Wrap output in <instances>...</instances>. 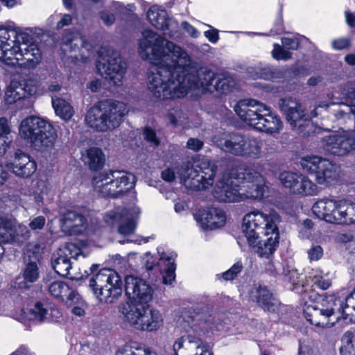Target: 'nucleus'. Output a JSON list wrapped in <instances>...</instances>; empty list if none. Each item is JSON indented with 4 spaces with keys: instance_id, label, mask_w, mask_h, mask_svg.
Wrapping results in <instances>:
<instances>
[{
    "instance_id": "f257e3e1",
    "label": "nucleus",
    "mask_w": 355,
    "mask_h": 355,
    "mask_svg": "<svg viewBox=\"0 0 355 355\" xmlns=\"http://www.w3.org/2000/svg\"><path fill=\"white\" fill-rule=\"evenodd\" d=\"M142 35L139 42L140 58L159 63L148 76V88L155 97L163 100L183 98L198 86L209 90L212 87L221 94L228 89L227 80L208 68L195 70L188 53L180 46L151 30H145Z\"/></svg>"
},
{
    "instance_id": "f03ea898",
    "label": "nucleus",
    "mask_w": 355,
    "mask_h": 355,
    "mask_svg": "<svg viewBox=\"0 0 355 355\" xmlns=\"http://www.w3.org/2000/svg\"><path fill=\"white\" fill-rule=\"evenodd\" d=\"M128 301L119 308L124 323L137 330L155 331L163 324L160 312L150 309L149 302L154 290H132V296L128 290H124Z\"/></svg>"
},
{
    "instance_id": "7ed1b4c3",
    "label": "nucleus",
    "mask_w": 355,
    "mask_h": 355,
    "mask_svg": "<svg viewBox=\"0 0 355 355\" xmlns=\"http://www.w3.org/2000/svg\"><path fill=\"white\" fill-rule=\"evenodd\" d=\"M11 290L10 296L13 302L26 309L30 320L43 322L49 314L48 297L41 298L44 294L52 296L58 302L67 307L79 304L81 300L76 290Z\"/></svg>"
},
{
    "instance_id": "20e7f679",
    "label": "nucleus",
    "mask_w": 355,
    "mask_h": 355,
    "mask_svg": "<svg viewBox=\"0 0 355 355\" xmlns=\"http://www.w3.org/2000/svg\"><path fill=\"white\" fill-rule=\"evenodd\" d=\"M19 133L33 149L42 153L51 150L58 137L57 130L51 123L36 116L24 119Z\"/></svg>"
},
{
    "instance_id": "39448f33",
    "label": "nucleus",
    "mask_w": 355,
    "mask_h": 355,
    "mask_svg": "<svg viewBox=\"0 0 355 355\" xmlns=\"http://www.w3.org/2000/svg\"><path fill=\"white\" fill-rule=\"evenodd\" d=\"M127 113V106L123 102L105 99L87 111L85 121L96 131L106 132L119 127Z\"/></svg>"
},
{
    "instance_id": "423d86ee",
    "label": "nucleus",
    "mask_w": 355,
    "mask_h": 355,
    "mask_svg": "<svg viewBox=\"0 0 355 355\" xmlns=\"http://www.w3.org/2000/svg\"><path fill=\"white\" fill-rule=\"evenodd\" d=\"M278 107L288 123L302 137H309L321 132L322 128L315 125L300 101L285 96L278 101Z\"/></svg>"
},
{
    "instance_id": "0eeeda50",
    "label": "nucleus",
    "mask_w": 355,
    "mask_h": 355,
    "mask_svg": "<svg viewBox=\"0 0 355 355\" xmlns=\"http://www.w3.org/2000/svg\"><path fill=\"white\" fill-rule=\"evenodd\" d=\"M159 255V260L155 262V259L150 257L145 263V268L149 276V283L155 287L160 284L172 286L175 279L176 263L178 254L175 252H164L162 246L157 248Z\"/></svg>"
},
{
    "instance_id": "6e6552de",
    "label": "nucleus",
    "mask_w": 355,
    "mask_h": 355,
    "mask_svg": "<svg viewBox=\"0 0 355 355\" xmlns=\"http://www.w3.org/2000/svg\"><path fill=\"white\" fill-rule=\"evenodd\" d=\"M92 182L103 197L117 198L135 187L136 177L125 171H110L94 176Z\"/></svg>"
},
{
    "instance_id": "1a4fd4ad",
    "label": "nucleus",
    "mask_w": 355,
    "mask_h": 355,
    "mask_svg": "<svg viewBox=\"0 0 355 355\" xmlns=\"http://www.w3.org/2000/svg\"><path fill=\"white\" fill-rule=\"evenodd\" d=\"M32 31L23 28L15 24L7 27L0 26V60L6 64H13L12 56L16 54L19 47H25L30 44H35L33 41Z\"/></svg>"
},
{
    "instance_id": "9d476101",
    "label": "nucleus",
    "mask_w": 355,
    "mask_h": 355,
    "mask_svg": "<svg viewBox=\"0 0 355 355\" xmlns=\"http://www.w3.org/2000/svg\"><path fill=\"white\" fill-rule=\"evenodd\" d=\"M220 142L224 151L235 156L258 159L261 155L262 142L260 139L237 132L230 133Z\"/></svg>"
},
{
    "instance_id": "9b49d317",
    "label": "nucleus",
    "mask_w": 355,
    "mask_h": 355,
    "mask_svg": "<svg viewBox=\"0 0 355 355\" xmlns=\"http://www.w3.org/2000/svg\"><path fill=\"white\" fill-rule=\"evenodd\" d=\"M212 312L213 308L202 302L193 304L183 312L184 320L187 318V322L192 324L191 330L187 331V339L189 343L196 344L197 349L207 345L202 339V331L200 325L210 322Z\"/></svg>"
},
{
    "instance_id": "f8f14e48",
    "label": "nucleus",
    "mask_w": 355,
    "mask_h": 355,
    "mask_svg": "<svg viewBox=\"0 0 355 355\" xmlns=\"http://www.w3.org/2000/svg\"><path fill=\"white\" fill-rule=\"evenodd\" d=\"M217 166L212 162H202L195 168L187 166L180 172L181 182L196 190H205L212 186Z\"/></svg>"
},
{
    "instance_id": "ddd939ff",
    "label": "nucleus",
    "mask_w": 355,
    "mask_h": 355,
    "mask_svg": "<svg viewBox=\"0 0 355 355\" xmlns=\"http://www.w3.org/2000/svg\"><path fill=\"white\" fill-rule=\"evenodd\" d=\"M304 171L313 175L319 184L329 186L338 177V167L329 159L318 156H307L302 159Z\"/></svg>"
},
{
    "instance_id": "4468645a",
    "label": "nucleus",
    "mask_w": 355,
    "mask_h": 355,
    "mask_svg": "<svg viewBox=\"0 0 355 355\" xmlns=\"http://www.w3.org/2000/svg\"><path fill=\"white\" fill-rule=\"evenodd\" d=\"M96 67L102 77L114 85H119L126 71L127 64L119 52L112 51L104 56H100Z\"/></svg>"
},
{
    "instance_id": "2eb2a0df",
    "label": "nucleus",
    "mask_w": 355,
    "mask_h": 355,
    "mask_svg": "<svg viewBox=\"0 0 355 355\" xmlns=\"http://www.w3.org/2000/svg\"><path fill=\"white\" fill-rule=\"evenodd\" d=\"M274 215L277 216V222H280V216L275 211H271L267 214L254 209L244 216L242 232L249 245H253L256 239H259V234L266 232L268 224L270 223V219Z\"/></svg>"
},
{
    "instance_id": "dca6fc26",
    "label": "nucleus",
    "mask_w": 355,
    "mask_h": 355,
    "mask_svg": "<svg viewBox=\"0 0 355 355\" xmlns=\"http://www.w3.org/2000/svg\"><path fill=\"white\" fill-rule=\"evenodd\" d=\"M270 223L268 224L263 236L265 239H256L253 245H249L252 248L260 257L270 258L277 250L279 243V232L277 227V216L274 215L270 219Z\"/></svg>"
},
{
    "instance_id": "f3484780",
    "label": "nucleus",
    "mask_w": 355,
    "mask_h": 355,
    "mask_svg": "<svg viewBox=\"0 0 355 355\" xmlns=\"http://www.w3.org/2000/svg\"><path fill=\"white\" fill-rule=\"evenodd\" d=\"M279 180L293 194L313 196L318 192L317 185L302 174L284 171L280 174Z\"/></svg>"
},
{
    "instance_id": "a211bd4d",
    "label": "nucleus",
    "mask_w": 355,
    "mask_h": 355,
    "mask_svg": "<svg viewBox=\"0 0 355 355\" xmlns=\"http://www.w3.org/2000/svg\"><path fill=\"white\" fill-rule=\"evenodd\" d=\"M41 255L33 250H27L24 260L25 267L22 276L16 278L13 288H31L40 277L38 265L40 263Z\"/></svg>"
},
{
    "instance_id": "6ab92c4d",
    "label": "nucleus",
    "mask_w": 355,
    "mask_h": 355,
    "mask_svg": "<svg viewBox=\"0 0 355 355\" xmlns=\"http://www.w3.org/2000/svg\"><path fill=\"white\" fill-rule=\"evenodd\" d=\"M234 110L243 122L257 130L259 119L263 112L268 111V107L257 100L246 98L240 100L235 105Z\"/></svg>"
},
{
    "instance_id": "aec40b11",
    "label": "nucleus",
    "mask_w": 355,
    "mask_h": 355,
    "mask_svg": "<svg viewBox=\"0 0 355 355\" xmlns=\"http://www.w3.org/2000/svg\"><path fill=\"white\" fill-rule=\"evenodd\" d=\"M322 145L329 153L343 156L355 150V137L349 135H331L322 139Z\"/></svg>"
},
{
    "instance_id": "412c9836",
    "label": "nucleus",
    "mask_w": 355,
    "mask_h": 355,
    "mask_svg": "<svg viewBox=\"0 0 355 355\" xmlns=\"http://www.w3.org/2000/svg\"><path fill=\"white\" fill-rule=\"evenodd\" d=\"M41 59L42 52L37 44H30L25 47H19L16 50V54L12 56V60L8 62H14L13 64H9L10 66L17 64L21 68L31 69L39 64Z\"/></svg>"
},
{
    "instance_id": "4be33fe9",
    "label": "nucleus",
    "mask_w": 355,
    "mask_h": 355,
    "mask_svg": "<svg viewBox=\"0 0 355 355\" xmlns=\"http://www.w3.org/2000/svg\"><path fill=\"white\" fill-rule=\"evenodd\" d=\"M238 178L243 180L249 191H247L246 197L255 199H261L264 196L266 187L264 185L263 177L252 168H244L243 171L239 172Z\"/></svg>"
},
{
    "instance_id": "5701e85b",
    "label": "nucleus",
    "mask_w": 355,
    "mask_h": 355,
    "mask_svg": "<svg viewBox=\"0 0 355 355\" xmlns=\"http://www.w3.org/2000/svg\"><path fill=\"white\" fill-rule=\"evenodd\" d=\"M30 232L26 227L15 228L12 220L0 218V244L19 245L29 238Z\"/></svg>"
},
{
    "instance_id": "b1692460",
    "label": "nucleus",
    "mask_w": 355,
    "mask_h": 355,
    "mask_svg": "<svg viewBox=\"0 0 355 355\" xmlns=\"http://www.w3.org/2000/svg\"><path fill=\"white\" fill-rule=\"evenodd\" d=\"M61 220L62 230L70 236L82 234L87 227V218L80 210H68Z\"/></svg>"
},
{
    "instance_id": "393cba45",
    "label": "nucleus",
    "mask_w": 355,
    "mask_h": 355,
    "mask_svg": "<svg viewBox=\"0 0 355 355\" xmlns=\"http://www.w3.org/2000/svg\"><path fill=\"white\" fill-rule=\"evenodd\" d=\"M214 196L220 202H235L242 200L239 192V185L234 184L230 178H223L219 180L214 189Z\"/></svg>"
},
{
    "instance_id": "a878e982",
    "label": "nucleus",
    "mask_w": 355,
    "mask_h": 355,
    "mask_svg": "<svg viewBox=\"0 0 355 355\" xmlns=\"http://www.w3.org/2000/svg\"><path fill=\"white\" fill-rule=\"evenodd\" d=\"M338 200L323 198L316 201L313 207V214L319 219L336 224L338 218Z\"/></svg>"
},
{
    "instance_id": "bb28decb",
    "label": "nucleus",
    "mask_w": 355,
    "mask_h": 355,
    "mask_svg": "<svg viewBox=\"0 0 355 355\" xmlns=\"http://www.w3.org/2000/svg\"><path fill=\"white\" fill-rule=\"evenodd\" d=\"M316 303L324 311L326 315L329 318H333L335 324L341 321L345 303L340 297L335 295L320 296Z\"/></svg>"
},
{
    "instance_id": "cd10ccee",
    "label": "nucleus",
    "mask_w": 355,
    "mask_h": 355,
    "mask_svg": "<svg viewBox=\"0 0 355 355\" xmlns=\"http://www.w3.org/2000/svg\"><path fill=\"white\" fill-rule=\"evenodd\" d=\"M196 217L198 220L209 230L223 227L226 222V215L224 211L215 207L200 209L196 214Z\"/></svg>"
},
{
    "instance_id": "c85d7f7f",
    "label": "nucleus",
    "mask_w": 355,
    "mask_h": 355,
    "mask_svg": "<svg viewBox=\"0 0 355 355\" xmlns=\"http://www.w3.org/2000/svg\"><path fill=\"white\" fill-rule=\"evenodd\" d=\"M12 170L17 176L28 178L35 173L37 163L28 154L17 150L15 152L14 162L12 164Z\"/></svg>"
},
{
    "instance_id": "c756f323",
    "label": "nucleus",
    "mask_w": 355,
    "mask_h": 355,
    "mask_svg": "<svg viewBox=\"0 0 355 355\" xmlns=\"http://www.w3.org/2000/svg\"><path fill=\"white\" fill-rule=\"evenodd\" d=\"M148 21L157 29L164 31L170 37H175L176 32H173L170 26V19L166 11L157 6H152L147 12Z\"/></svg>"
},
{
    "instance_id": "7c9ffc66",
    "label": "nucleus",
    "mask_w": 355,
    "mask_h": 355,
    "mask_svg": "<svg viewBox=\"0 0 355 355\" xmlns=\"http://www.w3.org/2000/svg\"><path fill=\"white\" fill-rule=\"evenodd\" d=\"M304 316L310 324L322 328H330L334 327L335 321L326 315L324 311L317 303L315 306L309 305L304 309Z\"/></svg>"
},
{
    "instance_id": "2f4dec72",
    "label": "nucleus",
    "mask_w": 355,
    "mask_h": 355,
    "mask_svg": "<svg viewBox=\"0 0 355 355\" xmlns=\"http://www.w3.org/2000/svg\"><path fill=\"white\" fill-rule=\"evenodd\" d=\"M257 130L269 134L277 133L282 128V121L279 116L268 111L263 112L261 118L258 122Z\"/></svg>"
},
{
    "instance_id": "473e14b6",
    "label": "nucleus",
    "mask_w": 355,
    "mask_h": 355,
    "mask_svg": "<svg viewBox=\"0 0 355 355\" xmlns=\"http://www.w3.org/2000/svg\"><path fill=\"white\" fill-rule=\"evenodd\" d=\"M338 220L336 224L350 225L355 223V203L347 200H338Z\"/></svg>"
},
{
    "instance_id": "72a5a7b5",
    "label": "nucleus",
    "mask_w": 355,
    "mask_h": 355,
    "mask_svg": "<svg viewBox=\"0 0 355 355\" xmlns=\"http://www.w3.org/2000/svg\"><path fill=\"white\" fill-rule=\"evenodd\" d=\"M92 171L101 170L105 162V157L102 150L97 147L89 148L87 150L86 156L83 159Z\"/></svg>"
},
{
    "instance_id": "f704fd0d",
    "label": "nucleus",
    "mask_w": 355,
    "mask_h": 355,
    "mask_svg": "<svg viewBox=\"0 0 355 355\" xmlns=\"http://www.w3.org/2000/svg\"><path fill=\"white\" fill-rule=\"evenodd\" d=\"M51 265L55 272L62 277H67L71 268L70 259L62 252L51 257Z\"/></svg>"
},
{
    "instance_id": "c9c22d12",
    "label": "nucleus",
    "mask_w": 355,
    "mask_h": 355,
    "mask_svg": "<svg viewBox=\"0 0 355 355\" xmlns=\"http://www.w3.org/2000/svg\"><path fill=\"white\" fill-rule=\"evenodd\" d=\"M10 134L11 128L8 119L4 116L0 117V156L6 154L12 144Z\"/></svg>"
},
{
    "instance_id": "e433bc0d",
    "label": "nucleus",
    "mask_w": 355,
    "mask_h": 355,
    "mask_svg": "<svg viewBox=\"0 0 355 355\" xmlns=\"http://www.w3.org/2000/svg\"><path fill=\"white\" fill-rule=\"evenodd\" d=\"M52 105L56 115L64 121L69 120L73 115L72 106L63 98L52 97Z\"/></svg>"
},
{
    "instance_id": "4c0bfd02",
    "label": "nucleus",
    "mask_w": 355,
    "mask_h": 355,
    "mask_svg": "<svg viewBox=\"0 0 355 355\" xmlns=\"http://www.w3.org/2000/svg\"><path fill=\"white\" fill-rule=\"evenodd\" d=\"M84 41L82 38H78L72 31L67 32L63 35L61 42V48L63 51H75L79 49V45L83 46Z\"/></svg>"
},
{
    "instance_id": "58836bf2",
    "label": "nucleus",
    "mask_w": 355,
    "mask_h": 355,
    "mask_svg": "<svg viewBox=\"0 0 355 355\" xmlns=\"http://www.w3.org/2000/svg\"><path fill=\"white\" fill-rule=\"evenodd\" d=\"M257 302L263 309L268 311L273 309L277 302L270 290H256Z\"/></svg>"
},
{
    "instance_id": "ea45409f",
    "label": "nucleus",
    "mask_w": 355,
    "mask_h": 355,
    "mask_svg": "<svg viewBox=\"0 0 355 355\" xmlns=\"http://www.w3.org/2000/svg\"><path fill=\"white\" fill-rule=\"evenodd\" d=\"M99 302L114 303L122 294L123 290H93Z\"/></svg>"
},
{
    "instance_id": "a19ab883",
    "label": "nucleus",
    "mask_w": 355,
    "mask_h": 355,
    "mask_svg": "<svg viewBox=\"0 0 355 355\" xmlns=\"http://www.w3.org/2000/svg\"><path fill=\"white\" fill-rule=\"evenodd\" d=\"M341 320L345 324L355 323V303L353 302L352 294L345 298V302L342 313Z\"/></svg>"
},
{
    "instance_id": "79ce46f5",
    "label": "nucleus",
    "mask_w": 355,
    "mask_h": 355,
    "mask_svg": "<svg viewBox=\"0 0 355 355\" xmlns=\"http://www.w3.org/2000/svg\"><path fill=\"white\" fill-rule=\"evenodd\" d=\"M25 98L27 97L20 83H18L17 85H11L6 92V101L8 104L14 103Z\"/></svg>"
},
{
    "instance_id": "37998d69",
    "label": "nucleus",
    "mask_w": 355,
    "mask_h": 355,
    "mask_svg": "<svg viewBox=\"0 0 355 355\" xmlns=\"http://www.w3.org/2000/svg\"><path fill=\"white\" fill-rule=\"evenodd\" d=\"M123 214L126 216L125 221L121 223L118 227V232L123 235H130L132 234L136 229L135 219L130 214V210H124Z\"/></svg>"
},
{
    "instance_id": "c03bdc74",
    "label": "nucleus",
    "mask_w": 355,
    "mask_h": 355,
    "mask_svg": "<svg viewBox=\"0 0 355 355\" xmlns=\"http://www.w3.org/2000/svg\"><path fill=\"white\" fill-rule=\"evenodd\" d=\"M110 270L103 269L99 270L96 274L94 275L89 279V287L91 288H103V283L107 284V277Z\"/></svg>"
},
{
    "instance_id": "a18cd8bd",
    "label": "nucleus",
    "mask_w": 355,
    "mask_h": 355,
    "mask_svg": "<svg viewBox=\"0 0 355 355\" xmlns=\"http://www.w3.org/2000/svg\"><path fill=\"white\" fill-rule=\"evenodd\" d=\"M141 286H146V288H153V286L150 285L149 282L140 277L133 275L125 277L124 288H140Z\"/></svg>"
},
{
    "instance_id": "49530a36",
    "label": "nucleus",
    "mask_w": 355,
    "mask_h": 355,
    "mask_svg": "<svg viewBox=\"0 0 355 355\" xmlns=\"http://www.w3.org/2000/svg\"><path fill=\"white\" fill-rule=\"evenodd\" d=\"M26 97L32 96L38 93L39 82L35 79L28 78L19 82Z\"/></svg>"
},
{
    "instance_id": "de8ad7c7",
    "label": "nucleus",
    "mask_w": 355,
    "mask_h": 355,
    "mask_svg": "<svg viewBox=\"0 0 355 355\" xmlns=\"http://www.w3.org/2000/svg\"><path fill=\"white\" fill-rule=\"evenodd\" d=\"M243 266L241 261H238L227 271L223 272L221 277L225 281H232L237 277L239 273L243 270Z\"/></svg>"
},
{
    "instance_id": "09e8293b",
    "label": "nucleus",
    "mask_w": 355,
    "mask_h": 355,
    "mask_svg": "<svg viewBox=\"0 0 355 355\" xmlns=\"http://www.w3.org/2000/svg\"><path fill=\"white\" fill-rule=\"evenodd\" d=\"M273 50L272 51V57L277 60H288L292 58V53L286 50L284 47L278 44H274Z\"/></svg>"
},
{
    "instance_id": "8fccbe9b",
    "label": "nucleus",
    "mask_w": 355,
    "mask_h": 355,
    "mask_svg": "<svg viewBox=\"0 0 355 355\" xmlns=\"http://www.w3.org/2000/svg\"><path fill=\"white\" fill-rule=\"evenodd\" d=\"M143 135L144 139L148 142L150 146L157 147L159 145L160 141L157 137L155 131L151 128L146 127L144 130Z\"/></svg>"
},
{
    "instance_id": "3c124183",
    "label": "nucleus",
    "mask_w": 355,
    "mask_h": 355,
    "mask_svg": "<svg viewBox=\"0 0 355 355\" xmlns=\"http://www.w3.org/2000/svg\"><path fill=\"white\" fill-rule=\"evenodd\" d=\"M338 240L347 245V248L355 247V231L340 233L338 236Z\"/></svg>"
},
{
    "instance_id": "603ef678",
    "label": "nucleus",
    "mask_w": 355,
    "mask_h": 355,
    "mask_svg": "<svg viewBox=\"0 0 355 355\" xmlns=\"http://www.w3.org/2000/svg\"><path fill=\"white\" fill-rule=\"evenodd\" d=\"M285 33V28L282 17V6L280 8L279 15L275 21L272 28L270 30V35H281Z\"/></svg>"
},
{
    "instance_id": "864d4df0",
    "label": "nucleus",
    "mask_w": 355,
    "mask_h": 355,
    "mask_svg": "<svg viewBox=\"0 0 355 355\" xmlns=\"http://www.w3.org/2000/svg\"><path fill=\"white\" fill-rule=\"evenodd\" d=\"M301 40H307V38L304 36H300V39L297 37H282V43L283 46L288 49L291 50H297L299 47L300 42Z\"/></svg>"
},
{
    "instance_id": "5fc2aeb1",
    "label": "nucleus",
    "mask_w": 355,
    "mask_h": 355,
    "mask_svg": "<svg viewBox=\"0 0 355 355\" xmlns=\"http://www.w3.org/2000/svg\"><path fill=\"white\" fill-rule=\"evenodd\" d=\"M107 284L110 285V288H122V279L120 275L115 272L110 271L107 277Z\"/></svg>"
},
{
    "instance_id": "6e6d98bb",
    "label": "nucleus",
    "mask_w": 355,
    "mask_h": 355,
    "mask_svg": "<svg viewBox=\"0 0 355 355\" xmlns=\"http://www.w3.org/2000/svg\"><path fill=\"white\" fill-rule=\"evenodd\" d=\"M343 92L346 100L355 106V85L352 83H347L343 89Z\"/></svg>"
},
{
    "instance_id": "4d7b16f0",
    "label": "nucleus",
    "mask_w": 355,
    "mask_h": 355,
    "mask_svg": "<svg viewBox=\"0 0 355 355\" xmlns=\"http://www.w3.org/2000/svg\"><path fill=\"white\" fill-rule=\"evenodd\" d=\"M46 223V218L43 216L34 218L29 223V227L33 230H42Z\"/></svg>"
},
{
    "instance_id": "13d9d810",
    "label": "nucleus",
    "mask_w": 355,
    "mask_h": 355,
    "mask_svg": "<svg viewBox=\"0 0 355 355\" xmlns=\"http://www.w3.org/2000/svg\"><path fill=\"white\" fill-rule=\"evenodd\" d=\"M308 254L311 261H318L322 257L323 250L320 245H315L308 251Z\"/></svg>"
},
{
    "instance_id": "bf43d9fd",
    "label": "nucleus",
    "mask_w": 355,
    "mask_h": 355,
    "mask_svg": "<svg viewBox=\"0 0 355 355\" xmlns=\"http://www.w3.org/2000/svg\"><path fill=\"white\" fill-rule=\"evenodd\" d=\"M350 45V42L346 38H340L332 42V46L336 50H343L347 49Z\"/></svg>"
},
{
    "instance_id": "052dcab7",
    "label": "nucleus",
    "mask_w": 355,
    "mask_h": 355,
    "mask_svg": "<svg viewBox=\"0 0 355 355\" xmlns=\"http://www.w3.org/2000/svg\"><path fill=\"white\" fill-rule=\"evenodd\" d=\"M203 146V142L196 138H190L187 143V147L194 151L200 150Z\"/></svg>"
},
{
    "instance_id": "680f3d73",
    "label": "nucleus",
    "mask_w": 355,
    "mask_h": 355,
    "mask_svg": "<svg viewBox=\"0 0 355 355\" xmlns=\"http://www.w3.org/2000/svg\"><path fill=\"white\" fill-rule=\"evenodd\" d=\"M181 26L184 30L187 31V33L191 35L192 37L196 38L199 35L198 31L191 24H190L187 21H182Z\"/></svg>"
},
{
    "instance_id": "e2e57ef3",
    "label": "nucleus",
    "mask_w": 355,
    "mask_h": 355,
    "mask_svg": "<svg viewBox=\"0 0 355 355\" xmlns=\"http://www.w3.org/2000/svg\"><path fill=\"white\" fill-rule=\"evenodd\" d=\"M100 18L104 22L105 25H112L115 21V17L112 13H110L107 11H102L100 13Z\"/></svg>"
},
{
    "instance_id": "0e129e2a",
    "label": "nucleus",
    "mask_w": 355,
    "mask_h": 355,
    "mask_svg": "<svg viewBox=\"0 0 355 355\" xmlns=\"http://www.w3.org/2000/svg\"><path fill=\"white\" fill-rule=\"evenodd\" d=\"M204 34L208 40L213 44H216L219 40L218 31L216 28H213L208 30L205 31Z\"/></svg>"
},
{
    "instance_id": "69168bd1",
    "label": "nucleus",
    "mask_w": 355,
    "mask_h": 355,
    "mask_svg": "<svg viewBox=\"0 0 355 355\" xmlns=\"http://www.w3.org/2000/svg\"><path fill=\"white\" fill-rule=\"evenodd\" d=\"M314 284H316L319 288H329L331 286V282L329 279H324L322 277H314Z\"/></svg>"
},
{
    "instance_id": "338daca9",
    "label": "nucleus",
    "mask_w": 355,
    "mask_h": 355,
    "mask_svg": "<svg viewBox=\"0 0 355 355\" xmlns=\"http://www.w3.org/2000/svg\"><path fill=\"white\" fill-rule=\"evenodd\" d=\"M260 76L261 78L265 80H272L277 76L275 72L270 67H265L261 70Z\"/></svg>"
},
{
    "instance_id": "774afa93",
    "label": "nucleus",
    "mask_w": 355,
    "mask_h": 355,
    "mask_svg": "<svg viewBox=\"0 0 355 355\" xmlns=\"http://www.w3.org/2000/svg\"><path fill=\"white\" fill-rule=\"evenodd\" d=\"M306 69L303 66H293L291 67L288 73L289 75L292 76L294 78L304 76L305 74Z\"/></svg>"
}]
</instances>
